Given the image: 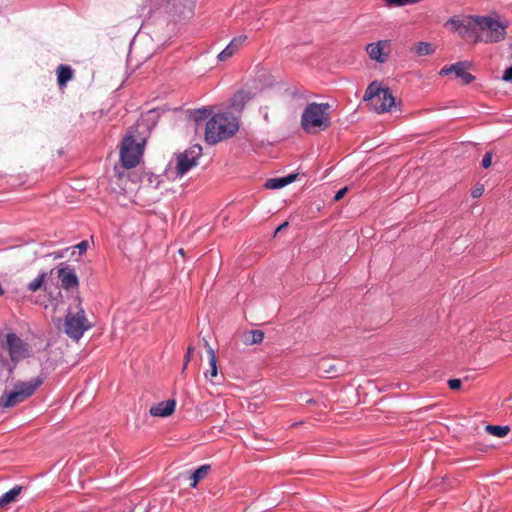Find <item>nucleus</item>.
<instances>
[{"instance_id":"nucleus-1","label":"nucleus","mask_w":512,"mask_h":512,"mask_svg":"<svg viewBox=\"0 0 512 512\" xmlns=\"http://www.w3.org/2000/svg\"><path fill=\"white\" fill-rule=\"evenodd\" d=\"M239 130V120L230 112L215 114L205 127V140L214 145L228 139Z\"/></svg>"},{"instance_id":"nucleus-2","label":"nucleus","mask_w":512,"mask_h":512,"mask_svg":"<svg viewBox=\"0 0 512 512\" xmlns=\"http://www.w3.org/2000/svg\"><path fill=\"white\" fill-rule=\"evenodd\" d=\"M328 103H310L301 116V126L309 134L318 133L328 129L331 125Z\"/></svg>"},{"instance_id":"nucleus-3","label":"nucleus","mask_w":512,"mask_h":512,"mask_svg":"<svg viewBox=\"0 0 512 512\" xmlns=\"http://www.w3.org/2000/svg\"><path fill=\"white\" fill-rule=\"evenodd\" d=\"M43 382V376H37L29 381H17L13 390L5 391L1 395L0 406L2 408H11L24 402L36 392Z\"/></svg>"},{"instance_id":"nucleus-4","label":"nucleus","mask_w":512,"mask_h":512,"mask_svg":"<svg viewBox=\"0 0 512 512\" xmlns=\"http://www.w3.org/2000/svg\"><path fill=\"white\" fill-rule=\"evenodd\" d=\"M468 25H474L484 33V36H477L475 42L498 43L506 37L507 26L489 16H470Z\"/></svg>"},{"instance_id":"nucleus-5","label":"nucleus","mask_w":512,"mask_h":512,"mask_svg":"<svg viewBox=\"0 0 512 512\" xmlns=\"http://www.w3.org/2000/svg\"><path fill=\"white\" fill-rule=\"evenodd\" d=\"M363 100L367 101L370 108L379 114L390 111L395 105V98L389 88H381L376 81L367 87Z\"/></svg>"},{"instance_id":"nucleus-6","label":"nucleus","mask_w":512,"mask_h":512,"mask_svg":"<svg viewBox=\"0 0 512 512\" xmlns=\"http://www.w3.org/2000/svg\"><path fill=\"white\" fill-rule=\"evenodd\" d=\"M91 328V324L86 318L85 311L78 300H75V306H70L65 318V333L73 340L78 341L85 331Z\"/></svg>"},{"instance_id":"nucleus-7","label":"nucleus","mask_w":512,"mask_h":512,"mask_svg":"<svg viewBox=\"0 0 512 512\" xmlns=\"http://www.w3.org/2000/svg\"><path fill=\"white\" fill-rule=\"evenodd\" d=\"M143 146L135 141L132 136L122 140L120 148V161L124 168H134L140 162Z\"/></svg>"},{"instance_id":"nucleus-8","label":"nucleus","mask_w":512,"mask_h":512,"mask_svg":"<svg viewBox=\"0 0 512 512\" xmlns=\"http://www.w3.org/2000/svg\"><path fill=\"white\" fill-rule=\"evenodd\" d=\"M202 155V147L200 145H194L189 149L180 153L176 157V175L182 177L191 168L198 165V159Z\"/></svg>"},{"instance_id":"nucleus-9","label":"nucleus","mask_w":512,"mask_h":512,"mask_svg":"<svg viewBox=\"0 0 512 512\" xmlns=\"http://www.w3.org/2000/svg\"><path fill=\"white\" fill-rule=\"evenodd\" d=\"M3 348L8 352L12 362L16 363L29 355V346L15 333L6 335Z\"/></svg>"},{"instance_id":"nucleus-10","label":"nucleus","mask_w":512,"mask_h":512,"mask_svg":"<svg viewBox=\"0 0 512 512\" xmlns=\"http://www.w3.org/2000/svg\"><path fill=\"white\" fill-rule=\"evenodd\" d=\"M390 44L388 41H378L366 46V51L372 60L383 63L389 55Z\"/></svg>"},{"instance_id":"nucleus-11","label":"nucleus","mask_w":512,"mask_h":512,"mask_svg":"<svg viewBox=\"0 0 512 512\" xmlns=\"http://www.w3.org/2000/svg\"><path fill=\"white\" fill-rule=\"evenodd\" d=\"M467 68L468 64L466 62H457L449 67H443L440 75H448L454 72L456 77L461 78L465 84H469L474 81L475 77L467 71Z\"/></svg>"},{"instance_id":"nucleus-12","label":"nucleus","mask_w":512,"mask_h":512,"mask_svg":"<svg viewBox=\"0 0 512 512\" xmlns=\"http://www.w3.org/2000/svg\"><path fill=\"white\" fill-rule=\"evenodd\" d=\"M57 276L61 282V286L66 290L76 288L79 285L77 275L68 266L59 268L57 270Z\"/></svg>"},{"instance_id":"nucleus-13","label":"nucleus","mask_w":512,"mask_h":512,"mask_svg":"<svg viewBox=\"0 0 512 512\" xmlns=\"http://www.w3.org/2000/svg\"><path fill=\"white\" fill-rule=\"evenodd\" d=\"M175 407V400L169 399L152 406L149 412L155 417H168L173 414Z\"/></svg>"},{"instance_id":"nucleus-14","label":"nucleus","mask_w":512,"mask_h":512,"mask_svg":"<svg viewBox=\"0 0 512 512\" xmlns=\"http://www.w3.org/2000/svg\"><path fill=\"white\" fill-rule=\"evenodd\" d=\"M247 36L241 35L231 40L228 46L218 55L220 61H226L232 57L246 41Z\"/></svg>"},{"instance_id":"nucleus-15","label":"nucleus","mask_w":512,"mask_h":512,"mask_svg":"<svg viewBox=\"0 0 512 512\" xmlns=\"http://www.w3.org/2000/svg\"><path fill=\"white\" fill-rule=\"evenodd\" d=\"M316 369L318 374L325 378H333L338 372V369L333 360L328 358L320 359L317 363Z\"/></svg>"},{"instance_id":"nucleus-16","label":"nucleus","mask_w":512,"mask_h":512,"mask_svg":"<svg viewBox=\"0 0 512 512\" xmlns=\"http://www.w3.org/2000/svg\"><path fill=\"white\" fill-rule=\"evenodd\" d=\"M297 174H290L285 177L271 178L265 183L267 189H280L295 181Z\"/></svg>"},{"instance_id":"nucleus-17","label":"nucleus","mask_w":512,"mask_h":512,"mask_svg":"<svg viewBox=\"0 0 512 512\" xmlns=\"http://www.w3.org/2000/svg\"><path fill=\"white\" fill-rule=\"evenodd\" d=\"M23 487L20 485L14 486L9 491L5 492L0 496V508H4L7 505L16 501L17 497L21 494Z\"/></svg>"},{"instance_id":"nucleus-18","label":"nucleus","mask_w":512,"mask_h":512,"mask_svg":"<svg viewBox=\"0 0 512 512\" xmlns=\"http://www.w3.org/2000/svg\"><path fill=\"white\" fill-rule=\"evenodd\" d=\"M57 83L59 86H65L73 77V70L68 65H59L57 67Z\"/></svg>"},{"instance_id":"nucleus-19","label":"nucleus","mask_w":512,"mask_h":512,"mask_svg":"<svg viewBox=\"0 0 512 512\" xmlns=\"http://www.w3.org/2000/svg\"><path fill=\"white\" fill-rule=\"evenodd\" d=\"M210 470H211V466L208 464L202 465L197 470H195L190 476V480H191L190 486L195 488L197 486V484L199 483V481L204 479L209 474Z\"/></svg>"},{"instance_id":"nucleus-20","label":"nucleus","mask_w":512,"mask_h":512,"mask_svg":"<svg viewBox=\"0 0 512 512\" xmlns=\"http://www.w3.org/2000/svg\"><path fill=\"white\" fill-rule=\"evenodd\" d=\"M251 99L249 92L241 90L238 91L232 98L231 105L237 110H241L244 105Z\"/></svg>"},{"instance_id":"nucleus-21","label":"nucleus","mask_w":512,"mask_h":512,"mask_svg":"<svg viewBox=\"0 0 512 512\" xmlns=\"http://www.w3.org/2000/svg\"><path fill=\"white\" fill-rule=\"evenodd\" d=\"M209 370L205 372V378L212 382L213 378L218 376V367H217V356L215 351H209Z\"/></svg>"},{"instance_id":"nucleus-22","label":"nucleus","mask_w":512,"mask_h":512,"mask_svg":"<svg viewBox=\"0 0 512 512\" xmlns=\"http://www.w3.org/2000/svg\"><path fill=\"white\" fill-rule=\"evenodd\" d=\"M264 339V333L261 330H252L245 335L244 343L246 345L260 344Z\"/></svg>"},{"instance_id":"nucleus-23","label":"nucleus","mask_w":512,"mask_h":512,"mask_svg":"<svg viewBox=\"0 0 512 512\" xmlns=\"http://www.w3.org/2000/svg\"><path fill=\"white\" fill-rule=\"evenodd\" d=\"M412 51L418 56L430 55L434 52V48L431 43L428 42H418L412 47Z\"/></svg>"},{"instance_id":"nucleus-24","label":"nucleus","mask_w":512,"mask_h":512,"mask_svg":"<svg viewBox=\"0 0 512 512\" xmlns=\"http://www.w3.org/2000/svg\"><path fill=\"white\" fill-rule=\"evenodd\" d=\"M485 430L489 434L501 438V437H505L509 433L510 428H509V426L487 425L485 427Z\"/></svg>"},{"instance_id":"nucleus-25","label":"nucleus","mask_w":512,"mask_h":512,"mask_svg":"<svg viewBox=\"0 0 512 512\" xmlns=\"http://www.w3.org/2000/svg\"><path fill=\"white\" fill-rule=\"evenodd\" d=\"M469 17L466 20H459L456 18H451L447 23L451 24L457 31L463 33V30L468 27H472L473 25H468Z\"/></svg>"},{"instance_id":"nucleus-26","label":"nucleus","mask_w":512,"mask_h":512,"mask_svg":"<svg viewBox=\"0 0 512 512\" xmlns=\"http://www.w3.org/2000/svg\"><path fill=\"white\" fill-rule=\"evenodd\" d=\"M45 278H46V273H41L37 278H35L33 281H31L28 284V289L31 292H35V291L41 289L44 284Z\"/></svg>"},{"instance_id":"nucleus-27","label":"nucleus","mask_w":512,"mask_h":512,"mask_svg":"<svg viewBox=\"0 0 512 512\" xmlns=\"http://www.w3.org/2000/svg\"><path fill=\"white\" fill-rule=\"evenodd\" d=\"M481 164H482V167L485 169H487L491 166V164H492V153L491 152L485 153Z\"/></svg>"},{"instance_id":"nucleus-28","label":"nucleus","mask_w":512,"mask_h":512,"mask_svg":"<svg viewBox=\"0 0 512 512\" xmlns=\"http://www.w3.org/2000/svg\"><path fill=\"white\" fill-rule=\"evenodd\" d=\"M193 351H194V348L192 346H189L187 348V352H186V355L184 357V364H183L182 372H184L185 369L187 368V365H188L189 361L191 360Z\"/></svg>"},{"instance_id":"nucleus-29","label":"nucleus","mask_w":512,"mask_h":512,"mask_svg":"<svg viewBox=\"0 0 512 512\" xmlns=\"http://www.w3.org/2000/svg\"><path fill=\"white\" fill-rule=\"evenodd\" d=\"M461 380L460 379H450L448 381V386L451 390H457L461 387Z\"/></svg>"},{"instance_id":"nucleus-30","label":"nucleus","mask_w":512,"mask_h":512,"mask_svg":"<svg viewBox=\"0 0 512 512\" xmlns=\"http://www.w3.org/2000/svg\"><path fill=\"white\" fill-rule=\"evenodd\" d=\"M74 248L78 250V253L80 255H82L87 251L88 243L87 241H82L79 244H77Z\"/></svg>"},{"instance_id":"nucleus-31","label":"nucleus","mask_w":512,"mask_h":512,"mask_svg":"<svg viewBox=\"0 0 512 512\" xmlns=\"http://www.w3.org/2000/svg\"><path fill=\"white\" fill-rule=\"evenodd\" d=\"M502 79L506 82H511L512 81V66L507 68L504 73H503V76H502Z\"/></svg>"},{"instance_id":"nucleus-32","label":"nucleus","mask_w":512,"mask_h":512,"mask_svg":"<svg viewBox=\"0 0 512 512\" xmlns=\"http://www.w3.org/2000/svg\"><path fill=\"white\" fill-rule=\"evenodd\" d=\"M348 191V188L347 187H344L342 189H340L334 196V201H339L341 200L344 195L346 194V192Z\"/></svg>"},{"instance_id":"nucleus-33","label":"nucleus","mask_w":512,"mask_h":512,"mask_svg":"<svg viewBox=\"0 0 512 512\" xmlns=\"http://www.w3.org/2000/svg\"><path fill=\"white\" fill-rule=\"evenodd\" d=\"M483 191H484L483 187H476L475 189L472 190L471 195L473 198H478L483 194Z\"/></svg>"},{"instance_id":"nucleus-34","label":"nucleus","mask_w":512,"mask_h":512,"mask_svg":"<svg viewBox=\"0 0 512 512\" xmlns=\"http://www.w3.org/2000/svg\"><path fill=\"white\" fill-rule=\"evenodd\" d=\"M204 347L206 348L208 355H209V351H214V349L211 347L209 341L206 339H204Z\"/></svg>"},{"instance_id":"nucleus-35","label":"nucleus","mask_w":512,"mask_h":512,"mask_svg":"<svg viewBox=\"0 0 512 512\" xmlns=\"http://www.w3.org/2000/svg\"><path fill=\"white\" fill-rule=\"evenodd\" d=\"M287 226H288V222H284L283 224H281V225L277 228V231H276V232H278V231H280V230H282V229L286 228Z\"/></svg>"},{"instance_id":"nucleus-36","label":"nucleus","mask_w":512,"mask_h":512,"mask_svg":"<svg viewBox=\"0 0 512 512\" xmlns=\"http://www.w3.org/2000/svg\"><path fill=\"white\" fill-rule=\"evenodd\" d=\"M179 253H180L181 255H184V249H183V248L179 249Z\"/></svg>"},{"instance_id":"nucleus-37","label":"nucleus","mask_w":512,"mask_h":512,"mask_svg":"<svg viewBox=\"0 0 512 512\" xmlns=\"http://www.w3.org/2000/svg\"><path fill=\"white\" fill-rule=\"evenodd\" d=\"M13 368H14V367H10V368H9V372H10V373L13 371Z\"/></svg>"}]
</instances>
